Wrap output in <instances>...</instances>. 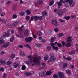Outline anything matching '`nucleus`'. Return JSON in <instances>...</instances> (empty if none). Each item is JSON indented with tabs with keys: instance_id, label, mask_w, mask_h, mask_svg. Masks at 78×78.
<instances>
[{
	"instance_id": "obj_1",
	"label": "nucleus",
	"mask_w": 78,
	"mask_h": 78,
	"mask_svg": "<svg viewBox=\"0 0 78 78\" xmlns=\"http://www.w3.org/2000/svg\"><path fill=\"white\" fill-rule=\"evenodd\" d=\"M33 62L34 63H35L36 65H39V61L37 58V57H34L33 59Z\"/></svg>"
},
{
	"instance_id": "obj_2",
	"label": "nucleus",
	"mask_w": 78,
	"mask_h": 78,
	"mask_svg": "<svg viewBox=\"0 0 78 78\" xmlns=\"http://www.w3.org/2000/svg\"><path fill=\"white\" fill-rule=\"evenodd\" d=\"M38 16H32L30 20L29 21V22H31V21H33V20H35V21H37L38 19Z\"/></svg>"
},
{
	"instance_id": "obj_3",
	"label": "nucleus",
	"mask_w": 78,
	"mask_h": 78,
	"mask_svg": "<svg viewBox=\"0 0 78 78\" xmlns=\"http://www.w3.org/2000/svg\"><path fill=\"white\" fill-rule=\"evenodd\" d=\"M52 23L55 26V27H58L59 26V23L58 22L55 20H53Z\"/></svg>"
},
{
	"instance_id": "obj_4",
	"label": "nucleus",
	"mask_w": 78,
	"mask_h": 78,
	"mask_svg": "<svg viewBox=\"0 0 78 78\" xmlns=\"http://www.w3.org/2000/svg\"><path fill=\"white\" fill-rule=\"evenodd\" d=\"M25 40L27 42H31V41L33 40V38L29 37L26 38Z\"/></svg>"
},
{
	"instance_id": "obj_5",
	"label": "nucleus",
	"mask_w": 78,
	"mask_h": 78,
	"mask_svg": "<svg viewBox=\"0 0 78 78\" xmlns=\"http://www.w3.org/2000/svg\"><path fill=\"white\" fill-rule=\"evenodd\" d=\"M9 45H10V43H9V42H7L3 44L2 47V48H6V47H8Z\"/></svg>"
},
{
	"instance_id": "obj_6",
	"label": "nucleus",
	"mask_w": 78,
	"mask_h": 78,
	"mask_svg": "<svg viewBox=\"0 0 78 78\" xmlns=\"http://www.w3.org/2000/svg\"><path fill=\"white\" fill-rule=\"evenodd\" d=\"M58 74L59 77L60 78H64V74L62 72H59Z\"/></svg>"
},
{
	"instance_id": "obj_7",
	"label": "nucleus",
	"mask_w": 78,
	"mask_h": 78,
	"mask_svg": "<svg viewBox=\"0 0 78 78\" xmlns=\"http://www.w3.org/2000/svg\"><path fill=\"white\" fill-rule=\"evenodd\" d=\"M56 60V58L54 56H51L50 58V60L48 61V62H53Z\"/></svg>"
},
{
	"instance_id": "obj_8",
	"label": "nucleus",
	"mask_w": 78,
	"mask_h": 78,
	"mask_svg": "<svg viewBox=\"0 0 78 78\" xmlns=\"http://www.w3.org/2000/svg\"><path fill=\"white\" fill-rule=\"evenodd\" d=\"M71 41H72V37L69 36L67 38L66 41L67 42H70Z\"/></svg>"
},
{
	"instance_id": "obj_9",
	"label": "nucleus",
	"mask_w": 78,
	"mask_h": 78,
	"mask_svg": "<svg viewBox=\"0 0 78 78\" xmlns=\"http://www.w3.org/2000/svg\"><path fill=\"white\" fill-rule=\"evenodd\" d=\"M69 4L71 7H73L75 5V2H73V0H70Z\"/></svg>"
},
{
	"instance_id": "obj_10",
	"label": "nucleus",
	"mask_w": 78,
	"mask_h": 78,
	"mask_svg": "<svg viewBox=\"0 0 78 78\" xmlns=\"http://www.w3.org/2000/svg\"><path fill=\"white\" fill-rule=\"evenodd\" d=\"M30 32H29V31L28 29H26L24 32V34L26 36H28L29 35Z\"/></svg>"
},
{
	"instance_id": "obj_11",
	"label": "nucleus",
	"mask_w": 78,
	"mask_h": 78,
	"mask_svg": "<svg viewBox=\"0 0 78 78\" xmlns=\"http://www.w3.org/2000/svg\"><path fill=\"white\" fill-rule=\"evenodd\" d=\"M17 5L15 4L13 5L12 7V11H16V9H17Z\"/></svg>"
},
{
	"instance_id": "obj_12",
	"label": "nucleus",
	"mask_w": 78,
	"mask_h": 78,
	"mask_svg": "<svg viewBox=\"0 0 78 78\" xmlns=\"http://www.w3.org/2000/svg\"><path fill=\"white\" fill-rule=\"evenodd\" d=\"M71 46H72V44L70 42H68L66 43V47H69Z\"/></svg>"
},
{
	"instance_id": "obj_13",
	"label": "nucleus",
	"mask_w": 78,
	"mask_h": 78,
	"mask_svg": "<svg viewBox=\"0 0 78 78\" xmlns=\"http://www.w3.org/2000/svg\"><path fill=\"white\" fill-rule=\"evenodd\" d=\"M58 16H62V15L63 14V12L61 10H58Z\"/></svg>"
},
{
	"instance_id": "obj_14",
	"label": "nucleus",
	"mask_w": 78,
	"mask_h": 78,
	"mask_svg": "<svg viewBox=\"0 0 78 78\" xmlns=\"http://www.w3.org/2000/svg\"><path fill=\"white\" fill-rule=\"evenodd\" d=\"M37 2L38 4H40L41 5H43V1L42 0H37Z\"/></svg>"
},
{
	"instance_id": "obj_15",
	"label": "nucleus",
	"mask_w": 78,
	"mask_h": 78,
	"mask_svg": "<svg viewBox=\"0 0 78 78\" xmlns=\"http://www.w3.org/2000/svg\"><path fill=\"white\" fill-rule=\"evenodd\" d=\"M9 33L5 32L3 36V37H9Z\"/></svg>"
},
{
	"instance_id": "obj_16",
	"label": "nucleus",
	"mask_w": 78,
	"mask_h": 78,
	"mask_svg": "<svg viewBox=\"0 0 78 78\" xmlns=\"http://www.w3.org/2000/svg\"><path fill=\"white\" fill-rule=\"evenodd\" d=\"M27 58L30 59V60L29 61H30V62H31H31H32V59H33V57H31V55H30L27 56Z\"/></svg>"
},
{
	"instance_id": "obj_17",
	"label": "nucleus",
	"mask_w": 78,
	"mask_h": 78,
	"mask_svg": "<svg viewBox=\"0 0 78 78\" xmlns=\"http://www.w3.org/2000/svg\"><path fill=\"white\" fill-rule=\"evenodd\" d=\"M19 23V21H16L14 23H13V26L15 27L16 26V25H18V23Z\"/></svg>"
},
{
	"instance_id": "obj_18",
	"label": "nucleus",
	"mask_w": 78,
	"mask_h": 78,
	"mask_svg": "<svg viewBox=\"0 0 78 78\" xmlns=\"http://www.w3.org/2000/svg\"><path fill=\"white\" fill-rule=\"evenodd\" d=\"M66 73L67 75H69L71 74V71H70V70L67 69L66 71Z\"/></svg>"
},
{
	"instance_id": "obj_19",
	"label": "nucleus",
	"mask_w": 78,
	"mask_h": 78,
	"mask_svg": "<svg viewBox=\"0 0 78 78\" xmlns=\"http://www.w3.org/2000/svg\"><path fill=\"white\" fill-rule=\"evenodd\" d=\"M25 63H26V64H30H30H32V62H31H31H30V61H25Z\"/></svg>"
},
{
	"instance_id": "obj_20",
	"label": "nucleus",
	"mask_w": 78,
	"mask_h": 78,
	"mask_svg": "<svg viewBox=\"0 0 78 78\" xmlns=\"http://www.w3.org/2000/svg\"><path fill=\"white\" fill-rule=\"evenodd\" d=\"M55 2V1L54 0H53L52 1H51L50 2V3H49V6H52L53 5V4L54 3V2Z\"/></svg>"
},
{
	"instance_id": "obj_21",
	"label": "nucleus",
	"mask_w": 78,
	"mask_h": 78,
	"mask_svg": "<svg viewBox=\"0 0 78 78\" xmlns=\"http://www.w3.org/2000/svg\"><path fill=\"white\" fill-rule=\"evenodd\" d=\"M51 73H52L51 72V71H47L46 73V75H48V76H50Z\"/></svg>"
},
{
	"instance_id": "obj_22",
	"label": "nucleus",
	"mask_w": 78,
	"mask_h": 78,
	"mask_svg": "<svg viewBox=\"0 0 78 78\" xmlns=\"http://www.w3.org/2000/svg\"><path fill=\"white\" fill-rule=\"evenodd\" d=\"M37 35L38 36H41L42 35V33L40 31L38 32L37 33Z\"/></svg>"
},
{
	"instance_id": "obj_23",
	"label": "nucleus",
	"mask_w": 78,
	"mask_h": 78,
	"mask_svg": "<svg viewBox=\"0 0 78 78\" xmlns=\"http://www.w3.org/2000/svg\"><path fill=\"white\" fill-rule=\"evenodd\" d=\"M14 40V36L12 35L11 37V38H10V42H13V41Z\"/></svg>"
},
{
	"instance_id": "obj_24",
	"label": "nucleus",
	"mask_w": 78,
	"mask_h": 78,
	"mask_svg": "<svg viewBox=\"0 0 78 78\" xmlns=\"http://www.w3.org/2000/svg\"><path fill=\"white\" fill-rule=\"evenodd\" d=\"M13 66L14 68H17L18 66V63H17L15 62L13 64Z\"/></svg>"
},
{
	"instance_id": "obj_25",
	"label": "nucleus",
	"mask_w": 78,
	"mask_h": 78,
	"mask_svg": "<svg viewBox=\"0 0 78 78\" xmlns=\"http://www.w3.org/2000/svg\"><path fill=\"white\" fill-rule=\"evenodd\" d=\"M6 63L7 65H8V66H10V65L11 64V62L10 60H9Z\"/></svg>"
},
{
	"instance_id": "obj_26",
	"label": "nucleus",
	"mask_w": 78,
	"mask_h": 78,
	"mask_svg": "<svg viewBox=\"0 0 78 78\" xmlns=\"http://www.w3.org/2000/svg\"><path fill=\"white\" fill-rule=\"evenodd\" d=\"M25 74H26V75L27 76H31V74L32 73H30L29 72H26L25 73Z\"/></svg>"
},
{
	"instance_id": "obj_27",
	"label": "nucleus",
	"mask_w": 78,
	"mask_h": 78,
	"mask_svg": "<svg viewBox=\"0 0 78 78\" xmlns=\"http://www.w3.org/2000/svg\"><path fill=\"white\" fill-rule=\"evenodd\" d=\"M20 55L21 56H24L25 53L23 51H21L20 52Z\"/></svg>"
},
{
	"instance_id": "obj_28",
	"label": "nucleus",
	"mask_w": 78,
	"mask_h": 78,
	"mask_svg": "<svg viewBox=\"0 0 78 78\" xmlns=\"http://www.w3.org/2000/svg\"><path fill=\"white\" fill-rule=\"evenodd\" d=\"M68 65L67 64V63H64L63 65V67L64 68H66V67H67Z\"/></svg>"
},
{
	"instance_id": "obj_29",
	"label": "nucleus",
	"mask_w": 78,
	"mask_h": 78,
	"mask_svg": "<svg viewBox=\"0 0 78 78\" xmlns=\"http://www.w3.org/2000/svg\"><path fill=\"white\" fill-rule=\"evenodd\" d=\"M56 3L58 5V6H62V3L61 2H57Z\"/></svg>"
},
{
	"instance_id": "obj_30",
	"label": "nucleus",
	"mask_w": 78,
	"mask_h": 78,
	"mask_svg": "<svg viewBox=\"0 0 78 78\" xmlns=\"http://www.w3.org/2000/svg\"><path fill=\"white\" fill-rule=\"evenodd\" d=\"M55 39H56V37H51L50 41L52 42H53L55 41Z\"/></svg>"
},
{
	"instance_id": "obj_31",
	"label": "nucleus",
	"mask_w": 78,
	"mask_h": 78,
	"mask_svg": "<svg viewBox=\"0 0 78 78\" xmlns=\"http://www.w3.org/2000/svg\"><path fill=\"white\" fill-rule=\"evenodd\" d=\"M42 14L43 16H45V15L47 16V12L44 11L42 12Z\"/></svg>"
},
{
	"instance_id": "obj_32",
	"label": "nucleus",
	"mask_w": 78,
	"mask_h": 78,
	"mask_svg": "<svg viewBox=\"0 0 78 78\" xmlns=\"http://www.w3.org/2000/svg\"><path fill=\"white\" fill-rule=\"evenodd\" d=\"M44 59L45 61H47L48 60V55H47L44 58Z\"/></svg>"
},
{
	"instance_id": "obj_33",
	"label": "nucleus",
	"mask_w": 78,
	"mask_h": 78,
	"mask_svg": "<svg viewBox=\"0 0 78 78\" xmlns=\"http://www.w3.org/2000/svg\"><path fill=\"white\" fill-rule=\"evenodd\" d=\"M35 45L36 46V47H38V48H39V47H41V44L39 43H36L35 44Z\"/></svg>"
},
{
	"instance_id": "obj_34",
	"label": "nucleus",
	"mask_w": 78,
	"mask_h": 78,
	"mask_svg": "<svg viewBox=\"0 0 78 78\" xmlns=\"http://www.w3.org/2000/svg\"><path fill=\"white\" fill-rule=\"evenodd\" d=\"M46 48L48 51H50V50L51 49V47L50 46H47L46 47Z\"/></svg>"
},
{
	"instance_id": "obj_35",
	"label": "nucleus",
	"mask_w": 78,
	"mask_h": 78,
	"mask_svg": "<svg viewBox=\"0 0 78 78\" xmlns=\"http://www.w3.org/2000/svg\"><path fill=\"white\" fill-rule=\"evenodd\" d=\"M70 16H65L64 17V19H66V20H69L70 19Z\"/></svg>"
},
{
	"instance_id": "obj_36",
	"label": "nucleus",
	"mask_w": 78,
	"mask_h": 78,
	"mask_svg": "<svg viewBox=\"0 0 78 78\" xmlns=\"http://www.w3.org/2000/svg\"><path fill=\"white\" fill-rule=\"evenodd\" d=\"M75 53V51H72L70 52H69V54L70 55H74Z\"/></svg>"
},
{
	"instance_id": "obj_37",
	"label": "nucleus",
	"mask_w": 78,
	"mask_h": 78,
	"mask_svg": "<svg viewBox=\"0 0 78 78\" xmlns=\"http://www.w3.org/2000/svg\"><path fill=\"white\" fill-rule=\"evenodd\" d=\"M53 49H54V50H55L56 51H57L58 50V47H54L53 48Z\"/></svg>"
},
{
	"instance_id": "obj_38",
	"label": "nucleus",
	"mask_w": 78,
	"mask_h": 78,
	"mask_svg": "<svg viewBox=\"0 0 78 78\" xmlns=\"http://www.w3.org/2000/svg\"><path fill=\"white\" fill-rule=\"evenodd\" d=\"M11 58L12 59H14V57L16 56V55L15 54H13L11 55Z\"/></svg>"
},
{
	"instance_id": "obj_39",
	"label": "nucleus",
	"mask_w": 78,
	"mask_h": 78,
	"mask_svg": "<svg viewBox=\"0 0 78 78\" xmlns=\"http://www.w3.org/2000/svg\"><path fill=\"white\" fill-rule=\"evenodd\" d=\"M27 15H30V14H31V12L29 10H27V11L26 12Z\"/></svg>"
},
{
	"instance_id": "obj_40",
	"label": "nucleus",
	"mask_w": 78,
	"mask_h": 78,
	"mask_svg": "<svg viewBox=\"0 0 78 78\" xmlns=\"http://www.w3.org/2000/svg\"><path fill=\"white\" fill-rule=\"evenodd\" d=\"M25 15V13L23 12H21L20 13V15L21 16H24Z\"/></svg>"
},
{
	"instance_id": "obj_41",
	"label": "nucleus",
	"mask_w": 78,
	"mask_h": 78,
	"mask_svg": "<svg viewBox=\"0 0 78 78\" xmlns=\"http://www.w3.org/2000/svg\"><path fill=\"white\" fill-rule=\"evenodd\" d=\"M54 78H58V75L56 74H55L53 75Z\"/></svg>"
},
{
	"instance_id": "obj_42",
	"label": "nucleus",
	"mask_w": 78,
	"mask_h": 78,
	"mask_svg": "<svg viewBox=\"0 0 78 78\" xmlns=\"http://www.w3.org/2000/svg\"><path fill=\"white\" fill-rule=\"evenodd\" d=\"M26 69V66L25 65H23L22 66V70H25V69Z\"/></svg>"
},
{
	"instance_id": "obj_43",
	"label": "nucleus",
	"mask_w": 78,
	"mask_h": 78,
	"mask_svg": "<svg viewBox=\"0 0 78 78\" xmlns=\"http://www.w3.org/2000/svg\"><path fill=\"white\" fill-rule=\"evenodd\" d=\"M17 18V15L16 14L13 15L12 19H16Z\"/></svg>"
},
{
	"instance_id": "obj_44",
	"label": "nucleus",
	"mask_w": 78,
	"mask_h": 78,
	"mask_svg": "<svg viewBox=\"0 0 78 78\" xmlns=\"http://www.w3.org/2000/svg\"><path fill=\"white\" fill-rule=\"evenodd\" d=\"M6 76H7V74L5 73H4V75L2 76V77L3 78H6Z\"/></svg>"
},
{
	"instance_id": "obj_45",
	"label": "nucleus",
	"mask_w": 78,
	"mask_h": 78,
	"mask_svg": "<svg viewBox=\"0 0 78 78\" xmlns=\"http://www.w3.org/2000/svg\"><path fill=\"white\" fill-rule=\"evenodd\" d=\"M50 45L51 47H52V48L55 47V44L54 43H51L50 44Z\"/></svg>"
},
{
	"instance_id": "obj_46",
	"label": "nucleus",
	"mask_w": 78,
	"mask_h": 78,
	"mask_svg": "<svg viewBox=\"0 0 78 78\" xmlns=\"http://www.w3.org/2000/svg\"><path fill=\"white\" fill-rule=\"evenodd\" d=\"M26 19L27 20H30V16H26Z\"/></svg>"
},
{
	"instance_id": "obj_47",
	"label": "nucleus",
	"mask_w": 78,
	"mask_h": 78,
	"mask_svg": "<svg viewBox=\"0 0 78 78\" xmlns=\"http://www.w3.org/2000/svg\"><path fill=\"white\" fill-rule=\"evenodd\" d=\"M25 47H27V48H28L30 49H31V47H30V46L28 44H27L26 45Z\"/></svg>"
},
{
	"instance_id": "obj_48",
	"label": "nucleus",
	"mask_w": 78,
	"mask_h": 78,
	"mask_svg": "<svg viewBox=\"0 0 78 78\" xmlns=\"http://www.w3.org/2000/svg\"><path fill=\"white\" fill-rule=\"evenodd\" d=\"M66 60H67V61H71L72 60V58H70V57H68L66 58Z\"/></svg>"
},
{
	"instance_id": "obj_49",
	"label": "nucleus",
	"mask_w": 78,
	"mask_h": 78,
	"mask_svg": "<svg viewBox=\"0 0 78 78\" xmlns=\"http://www.w3.org/2000/svg\"><path fill=\"white\" fill-rule=\"evenodd\" d=\"M54 31L55 32L57 33V32H58V31H59V29H58V28H56L54 29Z\"/></svg>"
},
{
	"instance_id": "obj_50",
	"label": "nucleus",
	"mask_w": 78,
	"mask_h": 78,
	"mask_svg": "<svg viewBox=\"0 0 78 78\" xmlns=\"http://www.w3.org/2000/svg\"><path fill=\"white\" fill-rule=\"evenodd\" d=\"M1 64H3L4 65L5 64V62L4 61H1L0 62Z\"/></svg>"
},
{
	"instance_id": "obj_51",
	"label": "nucleus",
	"mask_w": 78,
	"mask_h": 78,
	"mask_svg": "<svg viewBox=\"0 0 78 78\" xmlns=\"http://www.w3.org/2000/svg\"><path fill=\"white\" fill-rule=\"evenodd\" d=\"M38 19L39 20H42V16H38Z\"/></svg>"
},
{
	"instance_id": "obj_52",
	"label": "nucleus",
	"mask_w": 78,
	"mask_h": 78,
	"mask_svg": "<svg viewBox=\"0 0 78 78\" xmlns=\"http://www.w3.org/2000/svg\"><path fill=\"white\" fill-rule=\"evenodd\" d=\"M57 45L59 47H62V44H61L60 43H57Z\"/></svg>"
},
{
	"instance_id": "obj_53",
	"label": "nucleus",
	"mask_w": 78,
	"mask_h": 78,
	"mask_svg": "<svg viewBox=\"0 0 78 78\" xmlns=\"http://www.w3.org/2000/svg\"><path fill=\"white\" fill-rule=\"evenodd\" d=\"M46 75H45V73L43 72L42 73V77H45Z\"/></svg>"
},
{
	"instance_id": "obj_54",
	"label": "nucleus",
	"mask_w": 78,
	"mask_h": 78,
	"mask_svg": "<svg viewBox=\"0 0 78 78\" xmlns=\"http://www.w3.org/2000/svg\"><path fill=\"white\" fill-rule=\"evenodd\" d=\"M76 17V16L75 15H72L71 16V18L72 19H74V18H75Z\"/></svg>"
},
{
	"instance_id": "obj_55",
	"label": "nucleus",
	"mask_w": 78,
	"mask_h": 78,
	"mask_svg": "<svg viewBox=\"0 0 78 78\" xmlns=\"http://www.w3.org/2000/svg\"><path fill=\"white\" fill-rule=\"evenodd\" d=\"M39 76L40 77H42V73H39Z\"/></svg>"
},
{
	"instance_id": "obj_56",
	"label": "nucleus",
	"mask_w": 78,
	"mask_h": 78,
	"mask_svg": "<svg viewBox=\"0 0 78 78\" xmlns=\"http://www.w3.org/2000/svg\"><path fill=\"white\" fill-rule=\"evenodd\" d=\"M59 20L60 22H65V20H62L61 19H59Z\"/></svg>"
},
{
	"instance_id": "obj_57",
	"label": "nucleus",
	"mask_w": 78,
	"mask_h": 78,
	"mask_svg": "<svg viewBox=\"0 0 78 78\" xmlns=\"http://www.w3.org/2000/svg\"><path fill=\"white\" fill-rule=\"evenodd\" d=\"M69 68L70 69H73L74 68V66L72 65H70L69 66Z\"/></svg>"
},
{
	"instance_id": "obj_58",
	"label": "nucleus",
	"mask_w": 78,
	"mask_h": 78,
	"mask_svg": "<svg viewBox=\"0 0 78 78\" xmlns=\"http://www.w3.org/2000/svg\"><path fill=\"white\" fill-rule=\"evenodd\" d=\"M66 43L64 41H63L62 42V44L63 47H64V45H65L66 46Z\"/></svg>"
},
{
	"instance_id": "obj_59",
	"label": "nucleus",
	"mask_w": 78,
	"mask_h": 78,
	"mask_svg": "<svg viewBox=\"0 0 78 78\" xmlns=\"http://www.w3.org/2000/svg\"><path fill=\"white\" fill-rule=\"evenodd\" d=\"M41 64V65L42 66V67H44V66H46L45 63H42Z\"/></svg>"
},
{
	"instance_id": "obj_60",
	"label": "nucleus",
	"mask_w": 78,
	"mask_h": 78,
	"mask_svg": "<svg viewBox=\"0 0 78 78\" xmlns=\"http://www.w3.org/2000/svg\"><path fill=\"white\" fill-rule=\"evenodd\" d=\"M50 56H51H51H53L54 54H53V53L52 52H51L50 53Z\"/></svg>"
},
{
	"instance_id": "obj_61",
	"label": "nucleus",
	"mask_w": 78,
	"mask_h": 78,
	"mask_svg": "<svg viewBox=\"0 0 78 78\" xmlns=\"http://www.w3.org/2000/svg\"><path fill=\"white\" fill-rule=\"evenodd\" d=\"M5 12H2V14L1 15V17L4 16H5Z\"/></svg>"
},
{
	"instance_id": "obj_62",
	"label": "nucleus",
	"mask_w": 78,
	"mask_h": 78,
	"mask_svg": "<svg viewBox=\"0 0 78 78\" xmlns=\"http://www.w3.org/2000/svg\"><path fill=\"white\" fill-rule=\"evenodd\" d=\"M18 47L19 48H23V45H18Z\"/></svg>"
},
{
	"instance_id": "obj_63",
	"label": "nucleus",
	"mask_w": 78,
	"mask_h": 78,
	"mask_svg": "<svg viewBox=\"0 0 78 78\" xmlns=\"http://www.w3.org/2000/svg\"><path fill=\"white\" fill-rule=\"evenodd\" d=\"M41 41L43 43L45 42H46V40L43 39H42V40H41Z\"/></svg>"
},
{
	"instance_id": "obj_64",
	"label": "nucleus",
	"mask_w": 78,
	"mask_h": 78,
	"mask_svg": "<svg viewBox=\"0 0 78 78\" xmlns=\"http://www.w3.org/2000/svg\"><path fill=\"white\" fill-rule=\"evenodd\" d=\"M59 36H64V34L62 33H60L59 35Z\"/></svg>"
}]
</instances>
